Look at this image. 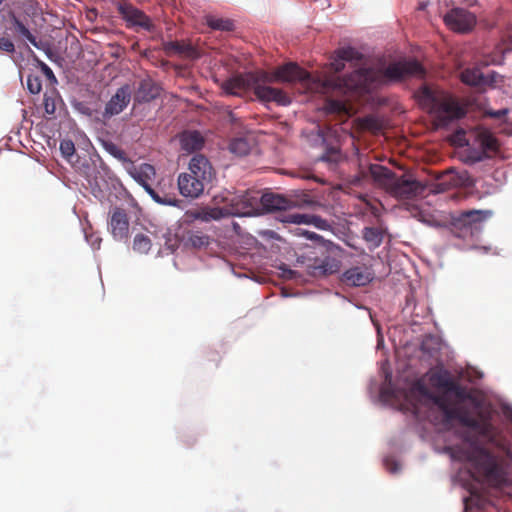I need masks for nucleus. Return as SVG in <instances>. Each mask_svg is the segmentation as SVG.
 I'll use <instances>...</instances> for the list:
<instances>
[{
    "label": "nucleus",
    "mask_w": 512,
    "mask_h": 512,
    "mask_svg": "<svg viewBox=\"0 0 512 512\" xmlns=\"http://www.w3.org/2000/svg\"><path fill=\"white\" fill-rule=\"evenodd\" d=\"M180 143L182 150L194 152L202 148L204 139L198 131H187L181 135Z\"/></svg>",
    "instance_id": "b1692460"
},
{
    "label": "nucleus",
    "mask_w": 512,
    "mask_h": 512,
    "mask_svg": "<svg viewBox=\"0 0 512 512\" xmlns=\"http://www.w3.org/2000/svg\"><path fill=\"white\" fill-rule=\"evenodd\" d=\"M260 192L246 191L235 196L232 202V214L237 216H254L261 214Z\"/></svg>",
    "instance_id": "9b49d317"
},
{
    "label": "nucleus",
    "mask_w": 512,
    "mask_h": 512,
    "mask_svg": "<svg viewBox=\"0 0 512 512\" xmlns=\"http://www.w3.org/2000/svg\"><path fill=\"white\" fill-rule=\"evenodd\" d=\"M0 51L13 54L16 51L14 42L7 36L0 37Z\"/></svg>",
    "instance_id": "e433bc0d"
},
{
    "label": "nucleus",
    "mask_w": 512,
    "mask_h": 512,
    "mask_svg": "<svg viewBox=\"0 0 512 512\" xmlns=\"http://www.w3.org/2000/svg\"><path fill=\"white\" fill-rule=\"evenodd\" d=\"M131 96L132 88L129 84H125L118 88L115 94L106 103L103 117L107 119L120 114L130 103Z\"/></svg>",
    "instance_id": "2eb2a0df"
},
{
    "label": "nucleus",
    "mask_w": 512,
    "mask_h": 512,
    "mask_svg": "<svg viewBox=\"0 0 512 512\" xmlns=\"http://www.w3.org/2000/svg\"><path fill=\"white\" fill-rule=\"evenodd\" d=\"M108 228L115 240H127L129 235V218L124 209L119 207L113 209L108 222Z\"/></svg>",
    "instance_id": "f3484780"
},
{
    "label": "nucleus",
    "mask_w": 512,
    "mask_h": 512,
    "mask_svg": "<svg viewBox=\"0 0 512 512\" xmlns=\"http://www.w3.org/2000/svg\"><path fill=\"white\" fill-rule=\"evenodd\" d=\"M485 79L488 80L485 82V86H494L498 83V79L499 81H501V76L496 72L492 71L488 75H485Z\"/></svg>",
    "instance_id": "58836bf2"
},
{
    "label": "nucleus",
    "mask_w": 512,
    "mask_h": 512,
    "mask_svg": "<svg viewBox=\"0 0 512 512\" xmlns=\"http://www.w3.org/2000/svg\"><path fill=\"white\" fill-rule=\"evenodd\" d=\"M184 241L186 245L199 249L209 244V237L200 231H188Z\"/></svg>",
    "instance_id": "a878e982"
},
{
    "label": "nucleus",
    "mask_w": 512,
    "mask_h": 512,
    "mask_svg": "<svg viewBox=\"0 0 512 512\" xmlns=\"http://www.w3.org/2000/svg\"><path fill=\"white\" fill-rule=\"evenodd\" d=\"M270 84L272 76L268 72L255 71L227 79L223 82L222 89L227 94L237 96L252 90L262 102H275L283 106L290 104L289 96L281 89L271 87Z\"/></svg>",
    "instance_id": "f03ea898"
},
{
    "label": "nucleus",
    "mask_w": 512,
    "mask_h": 512,
    "mask_svg": "<svg viewBox=\"0 0 512 512\" xmlns=\"http://www.w3.org/2000/svg\"><path fill=\"white\" fill-rule=\"evenodd\" d=\"M60 151L64 158L71 161L75 154V146L71 140H62L60 143Z\"/></svg>",
    "instance_id": "c9c22d12"
},
{
    "label": "nucleus",
    "mask_w": 512,
    "mask_h": 512,
    "mask_svg": "<svg viewBox=\"0 0 512 512\" xmlns=\"http://www.w3.org/2000/svg\"><path fill=\"white\" fill-rule=\"evenodd\" d=\"M330 66H331V70H333V72L335 74H337L344 69V67H345L344 60L336 57V59L330 63Z\"/></svg>",
    "instance_id": "ea45409f"
},
{
    "label": "nucleus",
    "mask_w": 512,
    "mask_h": 512,
    "mask_svg": "<svg viewBox=\"0 0 512 512\" xmlns=\"http://www.w3.org/2000/svg\"><path fill=\"white\" fill-rule=\"evenodd\" d=\"M27 88L30 93L38 94L42 89V81L38 75L29 74L27 76Z\"/></svg>",
    "instance_id": "f704fd0d"
},
{
    "label": "nucleus",
    "mask_w": 512,
    "mask_h": 512,
    "mask_svg": "<svg viewBox=\"0 0 512 512\" xmlns=\"http://www.w3.org/2000/svg\"><path fill=\"white\" fill-rule=\"evenodd\" d=\"M385 463H386L387 469H388L390 472L395 473V472H397V471H398V469H399V468H398V465H397V463H396V462H391V463H390V461H389V460H386V461H385Z\"/></svg>",
    "instance_id": "49530a36"
},
{
    "label": "nucleus",
    "mask_w": 512,
    "mask_h": 512,
    "mask_svg": "<svg viewBox=\"0 0 512 512\" xmlns=\"http://www.w3.org/2000/svg\"><path fill=\"white\" fill-rule=\"evenodd\" d=\"M188 172L179 174L177 179L178 189L186 198H198L204 192L215 176V171L210 161L202 154H195L188 166Z\"/></svg>",
    "instance_id": "20e7f679"
},
{
    "label": "nucleus",
    "mask_w": 512,
    "mask_h": 512,
    "mask_svg": "<svg viewBox=\"0 0 512 512\" xmlns=\"http://www.w3.org/2000/svg\"><path fill=\"white\" fill-rule=\"evenodd\" d=\"M206 23L213 30H220V31H227V32L234 30L233 21L230 19H227V18H217L214 16H207Z\"/></svg>",
    "instance_id": "cd10ccee"
},
{
    "label": "nucleus",
    "mask_w": 512,
    "mask_h": 512,
    "mask_svg": "<svg viewBox=\"0 0 512 512\" xmlns=\"http://www.w3.org/2000/svg\"><path fill=\"white\" fill-rule=\"evenodd\" d=\"M42 14L41 7L36 0H20L6 11V29L19 44H31L40 49V42L36 37V19Z\"/></svg>",
    "instance_id": "7ed1b4c3"
},
{
    "label": "nucleus",
    "mask_w": 512,
    "mask_h": 512,
    "mask_svg": "<svg viewBox=\"0 0 512 512\" xmlns=\"http://www.w3.org/2000/svg\"><path fill=\"white\" fill-rule=\"evenodd\" d=\"M160 94L159 86L150 78L143 79L134 94V100L138 103H147Z\"/></svg>",
    "instance_id": "6ab92c4d"
},
{
    "label": "nucleus",
    "mask_w": 512,
    "mask_h": 512,
    "mask_svg": "<svg viewBox=\"0 0 512 512\" xmlns=\"http://www.w3.org/2000/svg\"><path fill=\"white\" fill-rule=\"evenodd\" d=\"M421 98L423 103L429 107V112L439 126H447L452 121L465 116V109L460 106L457 99L447 92L424 87L421 91Z\"/></svg>",
    "instance_id": "0eeeda50"
},
{
    "label": "nucleus",
    "mask_w": 512,
    "mask_h": 512,
    "mask_svg": "<svg viewBox=\"0 0 512 512\" xmlns=\"http://www.w3.org/2000/svg\"><path fill=\"white\" fill-rule=\"evenodd\" d=\"M460 79L464 84L475 87H484L488 81L479 66L464 69L460 73Z\"/></svg>",
    "instance_id": "5701e85b"
},
{
    "label": "nucleus",
    "mask_w": 512,
    "mask_h": 512,
    "mask_svg": "<svg viewBox=\"0 0 512 512\" xmlns=\"http://www.w3.org/2000/svg\"><path fill=\"white\" fill-rule=\"evenodd\" d=\"M260 199L261 213L279 211L280 214L276 219L282 223L308 224L320 229L328 226L327 221L320 216L291 212L290 210L296 206V201L280 194L268 192L260 195Z\"/></svg>",
    "instance_id": "39448f33"
},
{
    "label": "nucleus",
    "mask_w": 512,
    "mask_h": 512,
    "mask_svg": "<svg viewBox=\"0 0 512 512\" xmlns=\"http://www.w3.org/2000/svg\"><path fill=\"white\" fill-rule=\"evenodd\" d=\"M480 138L481 145L484 149L489 151L497 150V140L492 134L486 131L480 134Z\"/></svg>",
    "instance_id": "72a5a7b5"
},
{
    "label": "nucleus",
    "mask_w": 512,
    "mask_h": 512,
    "mask_svg": "<svg viewBox=\"0 0 512 512\" xmlns=\"http://www.w3.org/2000/svg\"><path fill=\"white\" fill-rule=\"evenodd\" d=\"M86 178L93 191H95L96 188L101 190L102 186L106 184L105 179L95 166L92 169L88 168V171L86 172Z\"/></svg>",
    "instance_id": "7c9ffc66"
},
{
    "label": "nucleus",
    "mask_w": 512,
    "mask_h": 512,
    "mask_svg": "<svg viewBox=\"0 0 512 512\" xmlns=\"http://www.w3.org/2000/svg\"><path fill=\"white\" fill-rule=\"evenodd\" d=\"M425 189L426 186L416 179L395 175L386 191L398 199H413L421 196Z\"/></svg>",
    "instance_id": "1a4fd4ad"
},
{
    "label": "nucleus",
    "mask_w": 512,
    "mask_h": 512,
    "mask_svg": "<svg viewBox=\"0 0 512 512\" xmlns=\"http://www.w3.org/2000/svg\"><path fill=\"white\" fill-rule=\"evenodd\" d=\"M424 74V68L417 60L393 62L383 70V76L390 81H401L411 76L423 77Z\"/></svg>",
    "instance_id": "9d476101"
},
{
    "label": "nucleus",
    "mask_w": 512,
    "mask_h": 512,
    "mask_svg": "<svg viewBox=\"0 0 512 512\" xmlns=\"http://www.w3.org/2000/svg\"><path fill=\"white\" fill-rule=\"evenodd\" d=\"M370 71L368 69H360L358 71H355L351 78H356L357 81H355L354 84H348L344 79H341L339 77H326L323 80L318 79V81L321 83V92H327L330 89H338L341 88L343 85L349 86V87H360L365 84V82L368 80Z\"/></svg>",
    "instance_id": "a211bd4d"
},
{
    "label": "nucleus",
    "mask_w": 512,
    "mask_h": 512,
    "mask_svg": "<svg viewBox=\"0 0 512 512\" xmlns=\"http://www.w3.org/2000/svg\"><path fill=\"white\" fill-rule=\"evenodd\" d=\"M374 278L373 271L366 265L354 266L345 270L341 275V282L350 287L368 285Z\"/></svg>",
    "instance_id": "dca6fc26"
},
{
    "label": "nucleus",
    "mask_w": 512,
    "mask_h": 512,
    "mask_svg": "<svg viewBox=\"0 0 512 512\" xmlns=\"http://www.w3.org/2000/svg\"><path fill=\"white\" fill-rule=\"evenodd\" d=\"M250 144L244 138H235L229 144V150L231 153L237 156H245L250 152Z\"/></svg>",
    "instance_id": "c756f323"
},
{
    "label": "nucleus",
    "mask_w": 512,
    "mask_h": 512,
    "mask_svg": "<svg viewBox=\"0 0 512 512\" xmlns=\"http://www.w3.org/2000/svg\"><path fill=\"white\" fill-rule=\"evenodd\" d=\"M169 47L178 53H182L184 51V45L179 42H170Z\"/></svg>",
    "instance_id": "a18cd8bd"
},
{
    "label": "nucleus",
    "mask_w": 512,
    "mask_h": 512,
    "mask_svg": "<svg viewBox=\"0 0 512 512\" xmlns=\"http://www.w3.org/2000/svg\"><path fill=\"white\" fill-rule=\"evenodd\" d=\"M146 192L150 195V197L160 205L166 206H179L181 200L177 199L174 195L166 194L160 195L156 190L152 187H146Z\"/></svg>",
    "instance_id": "bb28decb"
},
{
    "label": "nucleus",
    "mask_w": 512,
    "mask_h": 512,
    "mask_svg": "<svg viewBox=\"0 0 512 512\" xmlns=\"http://www.w3.org/2000/svg\"><path fill=\"white\" fill-rule=\"evenodd\" d=\"M369 173L374 179V181L377 182L382 187H384L386 190L388 189L389 185L391 184L393 178L396 175L387 167L379 164H370Z\"/></svg>",
    "instance_id": "4be33fe9"
},
{
    "label": "nucleus",
    "mask_w": 512,
    "mask_h": 512,
    "mask_svg": "<svg viewBox=\"0 0 512 512\" xmlns=\"http://www.w3.org/2000/svg\"><path fill=\"white\" fill-rule=\"evenodd\" d=\"M40 66H41L42 72L49 80H54V81L56 80L52 69L47 64H45L44 62H40Z\"/></svg>",
    "instance_id": "79ce46f5"
},
{
    "label": "nucleus",
    "mask_w": 512,
    "mask_h": 512,
    "mask_svg": "<svg viewBox=\"0 0 512 512\" xmlns=\"http://www.w3.org/2000/svg\"><path fill=\"white\" fill-rule=\"evenodd\" d=\"M152 247V241L147 234L138 233L133 239V250L140 254H147Z\"/></svg>",
    "instance_id": "c85d7f7f"
},
{
    "label": "nucleus",
    "mask_w": 512,
    "mask_h": 512,
    "mask_svg": "<svg viewBox=\"0 0 512 512\" xmlns=\"http://www.w3.org/2000/svg\"><path fill=\"white\" fill-rule=\"evenodd\" d=\"M362 236L369 249L378 248L383 241V232L376 227H365L362 231Z\"/></svg>",
    "instance_id": "393cba45"
},
{
    "label": "nucleus",
    "mask_w": 512,
    "mask_h": 512,
    "mask_svg": "<svg viewBox=\"0 0 512 512\" xmlns=\"http://www.w3.org/2000/svg\"><path fill=\"white\" fill-rule=\"evenodd\" d=\"M508 112L509 110L507 108H503L496 111L492 109H487L485 110L484 115L491 118L503 119L504 117H506Z\"/></svg>",
    "instance_id": "4c0bfd02"
},
{
    "label": "nucleus",
    "mask_w": 512,
    "mask_h": 512,
    "mask_svg": "<svg viewBox=\"0 0 512 512\" xmlns=\"http://www.w3.org/2000/svg\"><path fill=\"white\" fill-rule=\"evenodd\" d=\"M272 76V83L275 81L281 82H302L305 84H310L314 82L313 76L306 70L302 69L296 63H288L282 66H279L275 69V71L270 74Z\"/></svg>",
    "instance_id": "4468645a"
},
{
    "label": "nucleus",
    "mask_w": 512,
    "mask_h": 512,
    "mask_svg": "<svg viewBox=\"0 0 512 512\" xmlns=\"http://www.w3.org/2000/svg\"><path fill=\"white\" fill-rule=\"evenodd\" d=\"M258 234L261 237L266 238V239H275V240L280 239L279 235L275 231L270 230V229L261 230V231H259Z\"/></svg>",
    "instance_id": "a19ab883"
},
{
    "label": "nucleus",
    "mask_w": 512,
    "mask_h": 512,
    "mask_svg": "<svg viewBox=\"0 0 512 512\" xmlns=\"http://www.w3.org/2000/svg\"><path fill=\"white\" fill-rule=\"evenodd\" d=\"M363 123H364V126L366 128H372V124L374 123V119L373 118H370V117H367L363 120Z\"/></svg>",
    "instance_id": "de8ad7c7"
},
{
    "label": "nucleus",
    "mask_w": 512,
    "mask_h": 512,
    "mask_svg": "<svg viewBox=\"0 0 512 512\" xmlns=\"http://www.w3.org/2000/svg\"><path fill=\"white\" fill-rule=\"evenodd\" d=\"M444 23L453 31L466 33L476 24V16L464 8H453L444 15Z\"/></svg>",
    "instance_id": "ddd939ff"
},
{
    "label": "nucleus",
    "mask_w": 512,
    "mask_h": 512,
    "mask_svg": "<svg viewBox=\"0 0 512 512\" xmlns=\"http://www.w3.org/2000/svg\"><path fill=\"white\" fill-rule=\"evenodd\" d=\"M342 249L332 242H320L309 247L307 255L302 258L308 272L314 277L337 273L341 267Z\"/></svg>",
    "instance_id": "423d86ee"
},
{
    "label": "nucleus",
    "mask_w": 512,
    "mask_h": 512,
    "mask_svg": "<svg viewBox=\"0 0 512 512\" xmlns=\"http://www.w3.org/2000/svg\"><path fill=\"white\" fill-rule=\"evenodd\" d=\"M497 512H508V511H506L504 509H499V510H497Z\"/></svg>",
    "instance_id": "09e8293b"
},
{
    "label": "nucleus",
    "mask_w": 512,
    "mask_h": 512,
    "mask_svg": "<svg viewBox=\"0 0 512 512\" xmlns=\"http://www.w3.org/2000/svg\"><path fill=\"white\" fill-rule=\"evenodd\" d=\"M508 40L509 43H512L511 36H508ZM503 42L504 43L497 46L493 52L488 55H484L479 64L485 67L489 65H501L504 61L505 53L512 50V47L509 44H506V38L503 39Z\"/></svg>",
    "instance_id": "aec40b11"
},
{
    "label": "nucleus",
    "mask_w": 512,
    "mask_h": 512,
    "mask_svg": "<svg viewBox=\"0 0 512 512\" xmlns=\"http://www.w3.org/2000/svg\"><path fill=\"white\" fill-rule=\"evenodd\" d=\"M296 231H297V234L303 235V236H305L308 239H315V240H319L320 239V237L316 233H314V232H310L308 230H303V229H300V228L296 229Z\"/></svg>",
    "instance_id": "37998d69"
},
{
    "label": "nucleus",
    "mask_w": 512,
    "mask_h": 512,
    "mask_svg": "<svg viewBox=\"0 0 512 512\" xmlns=\"http://www.w3.org/2000/svg\"><path fill=\"white\" fill-rule=\"evenodd\" d=\"M430 385L439 391L432 393L424 384L418 382L414 390L429 399L443 413L447 422L457 420L462 426L472 429L476 434L467 432L463 442L467 448H459V459L470 462L478 473L489 481L501 482L502 469L496 457L481 443L495 448L501 455L512 461V444L503 430L492 421V412L478 409L480 402L473 390L457 381L451 372L444 368L432 369L428 373Z\"/></svg>",
    "instance_id": "f257e3e1"
},
{
    "label": "nucleus",
    "mask_w": 512,
    "mask_h": 512,
    "mask_svg": "<svg viewBox=\"0 0 512 512\" xmlns=\"http://www.w3.org/2000/svg\"><path fill=\"white\" fill-rule=\"evenodd\" d=\"M44 106L47 114H53L55 112L54 102L50 103V99L46 96L44 98Z\"/></svg>",
    "instance_id": "c03bdc74"
},
{
    "label": "nucleus",
    "mask_w": 512,
    "mask_h": 512,
    "mask_svg": "<svg viewBox=\"0 0 512 512\" xmlns=\"http://www.w3.org/2000/svg\"><path fill=\"white\" fill-rule=\"evenodd\" d=\"M131 176L146 190V187H151L150 182L155 179L156 170L153 165L143 163L139 167L134 168Z\"/></svg>",
    "instance_id": "412c9836"
},
{
    "label": "nucleus",
    "mask_w": 512,
    "mask_h": 512,
    "mask_svg": "<svg viewBox=\"0 0 512 512\" xmlns=\"http://www.w3.org/2000/svg\"><path fill=\"white\" fill-rule=\"evenodd\" d=\"M118 11L123 20L126 22V26L128 28H136L137 30L142 29L148 32L154 31L155 25L151 18L132 4H120L118 6Z\"/></svg>",
    "instance_id": "f8f14e48"
},
{
    "label": "nucleus",
    "mask_w": 512,
    "mask_h": 512,
    "mask_svg": "<svg viewBox=\"0 0 512 512\" xmlns=\"http://www.w3.org/2000/svg\"><path fill=\"white\" fill-rule=\"evenodd\" d=\"M328 113L347 114V107L345 103L339 100H328L325 105Z\"/></svg>",
    "instance_id": "473e14b6"
},
{
    "label": "nucleus",
    "mask_w": 512,
    "mask_h": 512,
    "mask_svg": "<svg viewBox=\"0 0 512 512\" xmlns=\"http://www.w3.org/2000/svg\"><path fill=\"white\" fill-rule=\"evenodd\" d=\"M336 56L344 61L360 60L362 55L353 47H343L338 49Z\"/></svg>",
    "instance_id": "2f4dec72"
},
{
    "label": "nucleus",
    "mask_w": 512,
    "mask_h": 512,
    "mask_svg": "<svg viewBox=\"0 0 512 512\" xmlns=\"http://www.w3.org/2000/svg\"><path fill=\"white\" fill-rule=\"evenodd\" d=\"M487 213L481 210H468L461 212L453 218L451 230L455 236L467 239L473 237L481 230L482 222L487 218Z\"/></svg>",
    "instance_id": "6e6552de"
}]
</instances>
